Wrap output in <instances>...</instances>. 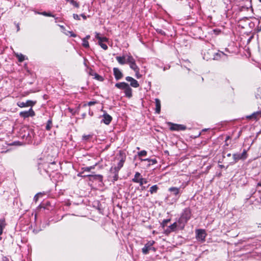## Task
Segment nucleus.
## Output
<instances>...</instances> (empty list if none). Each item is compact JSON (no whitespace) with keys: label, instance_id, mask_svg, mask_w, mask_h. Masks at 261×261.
I'll return each instance as SVG.
<instances>
[{"label":"nucleus","instance_id":"nucleus-1","mask_svg":"<svg viewBox=\"0 0 261 261\" xmlns=\"http://www.w3.org/2000/svg\"><path fill=\"white\" fill-rule=\"evenodd\" d=\"M191 216L192 212L189 207L184 209L178 220L179 229L182 230L184 228L186 224L191 218Z\"/></svg>","mask_w":261,"mask_h":261},{"label":"nucleus","instance_id":"nucleus-2","mask_svg":"<svg viewBox=\"0 0 261 261\" xmlns=\"http://www.w3.org/2000/svg\"><path fill=\"white\" fill-rule=\"evenodd\" d=\"M206 233L204 229H199L196 230V238L197 241L203 243L205 241Z\"/></svg>","mask_w":261,"mask_h":261},{"label":"nucleus","instance_id":"nucleus-3","mask_svg":"<svg viewBox=\"0 0 261 261\" xmlns=\"http://www.w3.org/2000/svg\"><path fill=\"white\" fill-rule=\"evenodd\" d=\"M127 64H129V67L134 71H137L138 69H139L136 63L135 59L130 54H128V56L127 57Z\"/></svg>","mask_w":261,"mask_h":261},{"label":"nucleus","instance_id":"nucleus-4","mask_svg":"<svg viewBox=\"0 0 261 261\" xmlns=\"http://www.w3.org/2000/svg\"><path fill=\"white\" fill-rule=\"evenodd\" d=\"M120 155L121 156V159L117 164V166L116 167H111L110 171H119L120 169L123 167L124 163L125 161L126 157L125 155H122L121 152H120Z\"/></svg>","mask_w":261,"mask_h":261},{"label":"nucleus","instance_id":"nucleus-5","mask_svg":"<svg viewBox=\"0 0 261 261\" xmlns=\"http://www.w3.org/2000/svg\"><path fill=\"white\" fill-rule=\"evenodd\" d=\"M155 244V241L151 240L148 241L144 245V247L142 249V252L143 254L146 255L148 254L149 251L150 250L151 246Z\"/></svg>","mask_w":261,"mask_h":261},{"label":"nucleus","instance_id":"nucleus-6","mask_svg":"<svg viewBox=\"0 0 261 261\" xmlns=\"http://www.w3.org/2000/svg\"><path fill=\"white\" fill-rule=\"evenodd\" d=\"M20 117L23 118H27L29 117H33L35 115V113L32 108H30L28 111H22L19 113Z\"/></svg>","mask_w":261,"mask_h":261},{"label":"nucleus","instance_id":"nucleus-7","mask_svg":"<svg viewBox=\"0 0 261 261\" xmlns=\"http://www.w3.org/2000/svg\"><path fill=\"white\" fill-rule=\"evenodd\" d=\"M170 125V129L171 130H184L186 129V127L181 124H174L171 122L169 123Z\"/></svg>","mask_w":261,"mask_h":261},{"label":"nucleus","instance_id":"nucleus-8","mask_svg":"<svg viewBox=\"0 0 261 261\" xmlns=\"http://www.w3.org/2000/svg\"><path fill=\"white\" fill-rule=\"evenodd\" d=\"M36 103V101L28 100L26 102H18L17 105L20 108L28 107L29 106L33 107Z\"/></svg>","mask_w":261,"mask_h":261},{"label":"nucleus","instance_id":"nucleus-9","mask_svg":"<svg viewBox=\"0 0 261 261\" xmlns=\"http://www.w3.org/2000/svg\"><path fill=\"white\" fill-rule=\"evenodd\" d=\"M126 81L127 82H130V86L134 87V88H138L139 86V84L138 82L135 80V79L133 78L131 76H126L125 77Z\"/></svg>","mask_w":261,"mask_h":261},{"label":"nucleus","instance_id":"nucleus-10","mask_svg":"<svg viewBox=\"0 0 261 261\" xmlns=\"http://www.w3.org/2000/svg\"><path fill=\"white\" fill-rule=\"evenodd\" d=\"M128 56V54L126 55H123L122 56H117L116 57V59L119 64L124 65L125 64H127V57Z\"/></svg>","mask_w":261,"mask_h":261},{"label":"nucleus","instance_id":"nucleus-11","mask_svg":"<svg viewBox=\"0 0 261 261\" xmlns=\"http://www.w3.org/2000/svg\"><path fill=\"white\" fill-rule=\"evenodd\" d=\"M113 74L115 79L117 81L121 79L123 77L122 72L117 67H114L113 68Z\"/></svg>","mask_w":261,"mask_h":261},{"label":"nucleus","instance_id":"nucleus-12","mask_svg":"<svg viewBox=\"0 0 261 261\" xmlns=\"http://www.w3.org/2000/svg\"><path fill=\"white\" fill-rule=\"evenodd\" d=\"M261 117V111H258L254 112L251 115L247 116L248 119H253L254 120H257Z\"/></svg>","mask_w":261,"mask_h":261},{"label":"nucleus","instance_id":"nucleus-13","mask_svg":"<svg viewBox=\"0 0 261 261\" xmlns=\"http://www.w3.org/2000/svg\"><path fill=\"white\" fill-rule=\"evenodd\" d=\"M102 117H103V119H102V121L104 123H105L106 124H107V125L109 124L112 120V117L110 115H109L107 113L104 114L102 115Z\"/></svg>","mask_w":261,"mask_h":261},{"label":"nucleus","instance_id":"nucleus-14","mask_svg":"<svg viewBox=\"0 0 261 261\" xmlns=\"http://www.w3.org/2000/svg\"><path fill=\"white\" fill-rule=\"evenodd\" d=\"M123 90L126 97L129 98L132 97V89L128 84L127 85V86L125 88V89H124Z\"/></svg>","mask_w":261,"mask_h":261},{"label":"nucleus","instance_id":"nucleus-15","mask_svg":"<svg viewBox=\"0 0 261 261\" xmlns=\"http://www.w3.org/2000/svg\"><path fill=\"white\" fill-rule=\"evenodd\" d=\"M179 228L178 221L177 222H174L172 224L169 226V229H167L166 231L170 233L171 231H174L176 230L177 228Z\"/></svg>","mask_w":261,"mask_h":261},{"label":"nucleus","instance_id":"nucleus-16","mask_svg":"<svg viewBox=\"0 0 261 261\" xmlns=\"http://www.w3.org/2000/svg\"><path fill=\"white\" fill-rule=\"evenodd\" d=\"M226 57V55L222 51H219L215 54L214 56L213 59L219 60L220 59H225Z\"/></svg>","mask_w":261,"mask_h":261},{"label":"nucleus","instance_id":"nucleus-17","mask_svg":"<svg viewBox=\"0 0 261 261\" xmlns=\"http://www.w3.org/2000/svg\"><path fill=\"white\" fill-rule=\"evenodd\" d=\"M110 172L113 174L112 176H110V178H111V181L113 182L117 181L118 179V173L117 171H110Z\"/></svg>","mask_w":261,"mask_h":261},{"label":"nucleus","instance_id":"nucleus-18","mask_svg":"<svg viewBox=\"0 0 261 261\" xmlns=\"http://www.w3.org/2000/svg\"><path fill=\"white\" fill-rule=\"evenodd\" d=\"M142 175L139 172H136L135 174L134 178L132 179V181L135 183L139 184L140 179L142 178Z\"/></svg>","mask_w":261,"mask_h":261},{"label":"nucleus","instance_id":"nucleus-19","mask_svg":"<svg viewBox=\"0 0 261 261\" xmlns=\"http://www.w3.org/2000/svg\"><path fill=\"white\" fill-rule=\"evenodd\" d=\"M155 111L157 114H160L161 112V101L159 99H155Z\"/></svg>","mask_w":261,"mask_h":261},{"label":"nucleus","instance_id":"nucleus-20","mask_svg":"<svg viewBox=\"0 0 261 261\" xmlns=\"http://www.w3.org/2000/svg\"><path fill=\"white\" fill-rule=\"evenodd\" d=\"M169 191L172 192L173 194L175 196L179 195L180 193V188L175 187H172L169 189Z\"/></svg>","mask_w":261,"mask_h":261},{"label":"nucleus","instance_id":"nucleus-21","mask_svg":"<svg viewBox=\"0 0 261 261\" xmlns=\"http://www.w3.org/2000/svg\"><path fill=\"white\" fill-rule=\"evenodd\" d=\"M128 84L125 82L118 83L115 84V87L121 90H124L127 86Z\"/></svg>","mask_w":261,"mask_h":261},{"label":"nucleus","instance_id":"nucleus-22","mask_svg":"<svg viewBox=\"0 0 261 261\" xmlns=\"http://www.w3.org/2000/svg\"><path fill=\"white\" fill-rule=\"evenodd\" d=\"M95 38L98 40V42H105L108 41V39L105 37H101L98 33H95Z\"/></svg>","mask_w":261,"mask_h":261},{"label":"nucleus","instance_id":"nucleus-23","mask_svg":"<svg viewBox=\"0 0 261 261\" xmlns=\"http://www.w3.org/2000/svg\"><path fill=\"white\" fill-rule=\"evenodd\" d=\"M142 161H148L149 162L148 166L150 165H154L157 163V161L156 159H141Z\"/></svg>","mask_w":261,"mask_h":261},{"label":"nucleus","instance_id":"nucleus-24","mask_svg":"<svg viewBox=\"0 0 261 261\" xmlns=\"http://www.w3.org/2000/svg\"><path fill=\"white\" fill-rule=\"evenodd\" d=\"M232 156H233V161H233L234 163H236L238 161L242 160V158L240 155V153H234V154H233Z\"/></svg>","mask_w":261,"mask_h":261},{"label":"nucleus","instance_id":"nucleus-25","mask_svg":"<svg viewBox=\"0 0 261 261\" xmlns=\"http://www.w3.org/2000/svg\"><path fill=\"white\" fill-rule=\"evenodd\" d=\"M6 226V223L5 218L0 219V229L3 231Z\"/></svg>","mask_w":261,"mask_h":261},{"label":"nucleus","instance_id":"nucleus-26","mask_svg":"<svg viewBox=\"0 0 261 261\" xmlns=\"http://www.w3.org/2000/svg\"><path fill=\"white\" fill-rule=\"evenodd\" d=\"M159 187L157 185H153L150 188L149 192L151 194L155 193L157 192Z\"/></svg>","mask_w":261,"mask_h":261},{"label":"nucleus","instance_id":"nucleus-27","mask_svg":"<svg viewBox=\"0 0 261 261\" xmlns=\"http://www.w3.org/2000/svg\"><path fill=\"white\" fill-rule=\"evenodd\" d=\"M16 57L17 58L18 61L20 62H22L25 60V56L21 54H16Z\"/></svg>","mask_w":261,"mask_h":261},{"label":"nucleus","instance_id":"nucleus-28","mask_svg":"<svg viewBox=\"0 0 261 261\" xmlns=\"http://www.w3.org/2000/svg\"><path fill=\"white\" fill-rule=\"evenodd\" d=\"M52 126V120L51 119H49L48 120L47 122V124L46 125V129L47 130H49Z\"/></svg>","mask_w":261,"mask_h":261},{"label":"nucleus","instance_id":"nucleus-29","mask_svg":"<svg viewBox=\"0 0 261 261\" xmlns=\"http://www.w3.org/2000/svg\"><path fill=\"white\" fill-rule=\"evenodd\" d=\"M255 97L257 99H259L261 102V88H258L257 90Z\"/></svg>","mask_w":261,"mask_h":261},{"label":"nucleus","instance_id":"nucleus-30","mask_svg":"<svg viewBox=\"0 0 261 261\" xmlns=\"http://www.w3.org/2000/svg\"><path fill=\"white\" fill-rule=\"evenodd\" d=\"M82 45L85 48H88L89 47V44L88 40H86V38H83L82 39Z\"/></svg>","mask_w":261,"mask_h":261},{"label":"nucleus","instance_id":"nucleus-31","mask_svg":"<svg viewBox=\"0 0 261 261\" xmlns=\"http://www.w3.org/2000/svg\"><path fill=\"white\" fill-rule=\"evenodd\" d=\"M241 157L242 160H244L247 158V151L244 149L242 153H240Z\"/></svg>","mask_w":261,"mask_h":261},{"label":"nucleus","instance_id":"nucleus-32","mask_svg":"<svg viewBox=\"0 0 261 261\" xmlns=\"http://www.w3.org/2000/svg\"><path fill=\"white\" fill-rule=\"evenodd\" d=\"M42 196V193H38L36 194L34 197V201L35 202H37V201L38 200L39 198Z\"/></svg>","mask_w":261,"mask_h":261},{"label":"nucleus","instance_id":"nucleus-33","mask_svg":"<svg viewBox=\"0 0 261 261\" xmlns=\"http://www.w3.org/2000/svg\"><path fill=\"white\" fill-rule=\"evenodd\" d=\"M94 78L99 81H102L103 80V78L101 75H99L98 74L95 73L94 74Z\"/></svg>","mask_w":261,"mask_h":261},{"label":"nucleus","instance_id":"nucleus-34","mask_svg":"<svg viewBox=\"0 0 261 261\" xmlns=\"http://www.w3.org/2000/svg\"><path fill=\"white\" fill-rule=\"evenodd\" d=\"M138 155L139 156H144L147 155V151L145 150H143L138 152Z\"/></svg>","mask_w":261,"mask_h":261},{"label":"nucleus","instance_id":"nucleus-35","mask_svg":"<svg viewBox=\"0 0 261 261\" xmlns=\"http://www.w3.org/2000/svg\"><path fill=\"white\" fill-rule=\"evenodd\" d=\"M147 182V179L146 178H143L142 177V178L140 179L139 184L140 186H142L143 185V184H146Z\"/></svg>","mask_w":261,"mask_h":261},{"label":"nucleus","instance_id":"nucleus-36","mask_svg":"<svg viewBox=\"0 0 261 261\" xmlns=\"http://www.w3.org/2000/svg\"><path fill=\"white\" fill-rule=\"evenodd\" d=\"M170 221V219H164L161 224V225L163 227H165V226L167 225V224Z\"/></svg>","mask_w":261,"mask_h":261},{"label":"nucleus","instance_id":"nucleus-37","mask_svg":"<svg viewBox=\"0 0 261 261\" xmlns=\"http://www.w3.org/2000/svg\"><path fill=\"white\" fill-rule=\"evenodd\" d=\"M98 44L101 46L102 48L104 50H107L108 49V46L106 44L103 42H98Z\"/></svg>","mask_w":261,"mask_h":261},{"label":"nucleus","instance_id":"nucleus-38","mask_svg":"<svg viewBox=\"0 0 261 261\" xmlns=\"http://www.w3.org/2000/svg\"><path fill=\"white\" fill-rule=\"evenodd\" d=\"M40 14L45 16L54 17V15L51 14L50 13H47L46 12H43L42 13H40Z\"/></svg>","mask_w":261,"mask_h":261},{"label":"nucleus","instance_id":"nucleus-39","mask_svg":"<svg viewBox=\"0 0 261 261\" xmlns=\"http://www.w3.org/2000/svg\"><path fill=\"white\" fill-rule=\"evenodd\" d=\"M135 72V75H136V77L137 78V79H140L142 75L140 73V69H138V70H135L134 71Z\"/></svg>","mask_w":261,"mask_h":261},{"label":"nucleus","instance_id":"nucleus-40","mask_svg":"<svg viewBox=\"0 0 261 261\" xmlns=\"http://www.w3.org/2000/svg\"><path fill=\"white\" fill-rule=\"evenodd\" d=\"M70 3L73 6H74L75 7H76V8H79V4L76 2H75V1H74V0H70Z\"/></svg>","mask_w":261,"mask_h":261},{"label":"nucleus","instance_id":"nucleus-41","mask_svg":"<svg viewBox=\"0 0 261 261\" xmlns=\"http://www.w3.org/2000/svg\"><path fill=\"white\" fill-rule=\"evenodd\" d=\"M94 168V166L87 167L84 168V171L87 172H89L91 169Z\"/></svg>","mask_w":261,"mask_h":261},{"label":"nucleus","instance_id":"nucleus-42","mask_svg":"<svg viewBox=\"0 0 261 261\" xmlns=\"http://www.w3.org/2000/svg\"><path fill=\"white\" fill-rule=\"evenodd\" d=\"M91 135H84L83 136V139L84 140H85V141H87L88 140L90 137H91Z\"/></svg>","mask_w":261,"mask_h":261},{"label":"nucleus","instance_id":"nucleus-43","mask_svg":"<svg viewBox=\"0 0 261 261\" xmlns=\"http://www.w3.org/2000/svg\"><path fill=\"white\" fill-rule=\"evenodd\" d=\"M96 103H97V101H90L88 102L87 105L89 106H91L92 105H94Z\"/></svg>","mask_w":261,"mask_h":261},{"label":"nucleus","instance_id":"nucleus-44","mask_svg":"<svg viewBox=\"0 0 261 261\" xmlns=\"http://www.w3.org/2000/svg\"><path fill=\"white\" fill-rule=\"evenodd\" d=\"M73 17L76 20H80V16L76 14H73Z\"/></svg>","mask_w":261,"mask_h":261},{"label":"nucleus","instance_id":"nucleus-45","mask_svg":"<svg viewBox=\"0 0 261 261\" xmlns=\"http://www.w3.org/2000/svg\"><path fill=\"white\" fill-rule=\"evenodd\" d=\"M2 261H9V259L7 257L3 256Z\"/></svg>","mask_w":261,"mask_h":261},{"label":"nucleus","instance_id":"nucleus-46","mask_svg":"<svg viewBox=\"0 0 261 261\" xmlns=\"http://www.w3.org/2000/svg\"><path fill=\"white\" fill-rule=\"evenodd\" d=\"M69 33H70V36H71V37H75L76 36V34L73 33L72 32H69Z\"/></svg>","mask_w":261,"mask_h":261},{"label":"nucleus","instance_id":"nucleus-47","mask_svg":"<svg viewBox=\"0 0 261 261\" xmlns=\"http://www.w3.org/2000/svg\"><path fill=\"white\" fill-rule=\"evenodd\" d=\"M150 250L153 251V252H155L156 249L155 247H153V246H151V247L150 248Z\"/></svg>","mask_w":261,"mask_h":261},{"label":"nucleus","instance_id":"nucleus-48","mask_svg":"<svg viewBox=\"0 0 261 261\" xmlns=\"http://www.w3.org/2000/svg\"><path fill=\"white\" fill-rule=\"evenodd\" d=\"M81 15L84 20L87 19V16L84 14H82Z\"/></svg>","mask_w":261,"mask_h":261},{"label":"nucleus","instance_id":"nucleus-49","mask_svg":"<svg viewBox=\"0 0 261 261\" xmlns=\"http://www.w3.org/2000/svg\"><path fill=\"white\" fill-rule=\"evenodd\" d=\"M41 208H43L44 209L45 208V207L41 204H40L38 207H37V208L38 209H41Z\"/></svg>","mask_w":261,"mask_h":261},{"label":"nucleus","instance_id":"nucleus-50","mask_svg":"<svg viewBox=\"0 0 261 261\" xmlns=\"http://www.w3.org/2000/svg\"><path fill=\"white\" fill-rule=\"evenodd\" d=\"M159 33L161 34H162V35H165V32L163 31H162V30H160L159 31Z\"/></svg>","mask_w":261,"mask_h":261},{"label":"nucleus","instance_id":"nucleus-51","mask_svg":"<svg viewBox=\"0 0 261 261\" xmlns=\"http://www.w3.org/2000/svg\"><path fill=\"white\" fill-rule=\"evenodd\" d=\"M3 232V231H2L0 229V241L2 239V237H1V235L2 234Z\"/></svg>","mask_w":261,"mask_h":261},{"label":"nucleus","instance_id":"nucleus-52","mask_svg":"<svg viewBox=\"0 0 261 261\" xmlns=\"http://www.w3.org/2000/svg\"><path fill=\"white\" fill-rule=\"evenodd\" d=\"M90 37V36L89 35H87L84 38H86V40H88V39H89Z\"/></svg>","mask_w":261,"mask_h":261},{"label":"nucleus","instance_id":"nucleus-53","mask_svg":"<svg viewBox=\"0 0 261 261\" xmlns=\"http://www.w3.org/2000/svg\"><path fill=\"white\" fill-rule=\"evenodd\" d=\"M257 186L258 187H261V181L257 183Z\"/></svg>","mask_w":261,"mask_h":261},{"label":"nucleus","instance_id":"nucleus-54","mask_svg":"<svg viewBox=\"0 0 261 261\" xmlns=\"http://www.w3.org/2000/svg\"><path fill=\"white\" fill-rule=\"evenodd\" d=\"M17 31H18L19 30V26L18 24H17Z\"/></svg>","mask_w":261,"mask_h":261},{"label":"nucleus","instance_id":"nucleus-55","mask_svg":"<svg viewBox=\"0 0 261 261\" xmlns=\"http://www.w3.org/2000/svg\"><path fill=\"white\" fill-rule=\"evenodd\" d=\"M227 156H228V157L230 156H231V153H228L227 154Z\"/></svg>","mask_w":261,"mask_h":261},{"label":"nucleus","instance_id":"nucleus-56","mask_svg":"<svg viewBox=\"0 0 261 261\" xmlns=\"http://www.w3.org/2000/svg\"><path fill=\"white\" fill-rule=\"evenodd\" d=\"M229 139V136H227L226 138V141L228 140Z\"/></svg>","mask_w":261,"mask_h":261},{"label":"nucleus","instance_id":"nucleus-57","mask_svg":"<svg viewBox=\"0 0 261 261\" xmlns=\"http://www.w3.org/2000/svg\"><path fill=\"white\" fill-rule=\"evenodd\" d=\"M141 187H142V189H145V187H144V186H141Z\"/></svg>","mask_w":261,"mask_h":261},{"label":"nucleus","instance_id":"nucleus-58","mask_svg":"<svg viewBox=\"0 0 261 261\" xmlns=\"http://www.w3.org/2000/svg\"><path fill=\"white\" fill-rule=\"evenodd\" d=\"M259 31H261V25L259 27Z\"/></svg>","mask_w":261,"mask_h":261},{"label":"nucleus","instance_id":"nucleus-59","mask_svg":"<svg viewBox=\"0 0 261 261\" xmlns=\"http://www.w3.org/2000/svg\"><path fill=\"white\" fill-rule=\"evenodd\" d=\"M137 149L138 150H139V149H140V147H137Z\"/></svg>","mask_w":261,"mask_h":261},{"label":"nucleus","instance_id":"nucleus-60","mask_svg":"<svg viewBox=\"0 0 261 261\" xmlns=\"http://www.w3.org/2000/svg\"><path fill=\"white\" fill-rule=\"evenodd\" d=\"M51 164H55V162H53Z\"/></svg>","mask_w":261,"mask_h":261},{"label":"nucleus","instance_id":"nucleus-61","mask_svg":"<svg viewBox=\"0 0 261 261\" xmlns=\"http://www.w3.org/2000/svg\"><path fill=\"white\" fill-rule=\"evenodd\" d=\"M258 1H259V2H261V0H258Z\"/></svg>","mask_w":261,"mask_h":261},{"label":"nucleus","instance_id":"nucleus-62","mask_svg":"<svg viewBox=\"0 0 261 261\" xmlns=\"http://www.w3.org/2000/svg\"><path fill=\"white\" fill-rule=\"evenodd\" d=\"M66 1H69V2H70V0H66Z\"/></svg>","mask_w":261,"mask_h":261}]
</instances>
